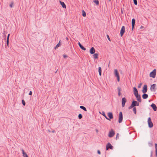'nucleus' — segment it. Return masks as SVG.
Instances as JSON below:
<instances>
[{
  "label": "nucleus",
  "mask_w": 157,
  "mask_h": 157,
  "mask_svg": "<svg viewBox=\"0 0 157 157\" xmlns=\"http://www.w3.org/2000/svg\"><path fill=\"white\" fill-rule=\"evenodd\" d=\"M63 57L64 58H66L67 57V56L66 55H63Z\"/></svg>",
  "instance_id": "c03bdc74"
},
{
  "label": "nucleus",
  "mask_w": 157,
  "mask_h": 157,
  "mask_svg": "<svg viewBox=\"0 0 157 157\" xmlns=\"http://www.w3.org/2000/svg\"><path fill=\"white\" fill-rule=\"evenodd\" d=\"M98 55L97 53H94L93 55V58L94 59H96L98 58Z\"/></svg>",
  "instance_id": "4be33fe9"
},
{
  "label": "nucleus",
  "mask_w": 157,
  "mask_h": 157,
  "mask_svg": "<svg viewBox=\"0 0 157 157\" xmlns=\"http://www.w3.org/2000/svg\"><path fill=\"white\" fill-rule=\"evenodd\" d=\"M114 74L116 77L117 78V81L119 82L120 81V76L117 70V69L114 70Z\"/></svg>",
  "instance_id": "423d86ee"
},
{
  "label": "nucleus",
  "mask_w": 157,
  "mask_h": 157,
  "mask_svg": "<svg viewBox=\"0 0 157 157\" xmlns=\"http://www.w3.org/2000/svg\"><path fill=\"white\" fill-rule=\"evenodd\" d=\"M94 2L97 5L99 4V1L98 0H94Z\"/></svg>",
  "instance_id": "2f4dec72"
},
{
  "label": "nucleus",
  "mask_w": 157,
  "mask_h": 157,
  "mask_svg": "<svg viewBox=\"0 0 157 157\" xmlns=\"http://www.w3.org/2000/svg\"><path fill=\"white\" fill-rule=\"evenodd\" d=\"M123 120V115L122 113L121 112H120L119 114V117L118 120V122L119 123H121L122 121Z\"/></svg>",
  "instance_id": "39448f33"
},
{
  "label": "nucleus",
  "mask_w": 157,
  "mask_h": 157,
  "mask_svg": "<svg viewBox=\"0 0 157 157\" xmlns=\"http://www.w3.org/2000/svg\"><path fill=\"white\" fill-rule=\"evenodd\" d=\"M134 107L135 106H138L139 105V103L136 101H133L132 102Z\"/></svg>",
  "instance_id": "f8f14e48"
},
{
  "label": "nucleus",
  "mask_w": 157,
  "mask_h": 157,
  "mask_svg": "<svg viewBox=\"0 0 157 157\" xmlns=\"http://www.w3.org/2000/svg\"><path fill=\"white\" fill-rule=\"evenodd\" d=\"M152 151H151V157H152Z\"/></svg>",
  "instance_id": "a18cd8bd"
},
{
  "label": "nucleus",
  "mask_w": 157,
  "mask_h": 157,
  "mask_svg": "<svg viewBox=\"0 0 157 157\" xmlns=\"http://www.w3.org/2000/svg\"><path fill=\"white\" fill-rule=\"evenodd\" d=\"M156 71L155 69H154L150 74V76L153 78H154L156 75Z\"/></svg>",
  "instance_id": "f03ea898"
},
{
  "label": "nucleus",
  "mask_w": 157,
  "mask_h": 157,
  "mask_svg": "<svg viewBox=\"0 0 157 157\" xmlns=\"http://www.w3.org/2000/svg\"><path fill=\"white\" fill-rule=\"evenodd\" d=\"M98 72L100 76H101V68L100 67H98Z\"/></svg>",
  "instance_id": "b1692460"
},
{
  "label": "nucleus",
  "mask_w": 157,
  "mask_h": 157,
  "mask_svg": "<svg viewBox=\"0 0 157 157\" xmlns=\"http://www.w3.org/2000/svg\"><path fill=\"white\" fill-rule=\"evenodd\" d=\"M95 51V49L93 47H92L90 50V53L91 54H94Z\"/></svg>",
  "instance_id": "ddd939ff"
},
{
  "label": "nucleus",
  "mask_w": 157,
  "mask_h": 157,
  "mask_svg": "<svg viewBox=\"0 0 157 157\" xmlns=\"http://www.w3.org/2000/svg\"><path fill=\"white\" fill-rule=\"evenodd\" d=\"M136 98L137 100L139 102H141V97L140 95H139V94L137 95H135Z\"/></svg>",
  "instance_id": "9b49d317"
},
{
  "label": "nucleus",
  "mask_w": 157,
  "mask_h": 157,
  "mask_svg": "<svg viewBox=\"0 0 157 157\" xmlns=\"http://www.w3.org/2000/svg\"><path fill=\"white\" fill-rule=\"evenodd\" d=\"M133 111L134 112V113L135 114H136V108L135 107H133Z\"/></svg>",
  "instance_id": "7c9ffc66"
},
{
  "label": "nucleus",
  "mask_w": 157,
  "mask_h": 157,
  "mask_svg": "<svg viewBox=\"0 0 157 157\" xmlns=\"http://www.w3.org/2000/svg\"><path fill=\"white\" fill-rule=\"evenodd\" d=\"M67 40H68V38H67Z\"/></svg>",
  "instance_id": "8fccbe9b"
},
{
  "label": "nucleus",
  "mask_w": 157,
  "mask_h": 157,
  "mask_svg": "<svg viewBox=\"0 0 157 157\" xmlns=\"http://www.w3.org/2000/svg\"><path fill=\"white\" fill-rule=\"evenodd\" d=\"M134 25L133 26L132 25V30H133L134 27Z\"/></svg>",
  "instance_id": "49530a36"
},
{
  "label": "nucleus",
  "mask_w": 157,
  "mask_h": 157,
  "mask_svg": "<svg viewBox=\"0 0 157 157\" xmlns=\"http://www.w3.org/2000/svg\"><path fill=\"white\" fill-rule=\"evenodd\" d=\"M55 132V131H54V130L53 131H52V132H53V133L54 132Z\"/></svg>",
  "instance_id": "de8ad7c7"
},
{
  "label": "nucleus",
  "mask_w": 157,
  "mask_h": 157,
  "mask_svg": "<svg viewBox=\"0 0 157 157\" xmlns=\"http://www.w3.org/2000/svg\"><path fill=\"white\" fill-rule=\"evenodd\" d=\"M117 90H118V95L119 96H120L121 95V88L120 87H118L117 88Z\"/></svg>",
  "instance_id": "cd10ccee"
},
{
  "label": "nucleus",
  "mask_w": 157,
  "mask_h": 157,
  "mask_svg": "<svg viewBox=\"0 0 157 157\" xmlns=\"http://www.w3.org/2000/svg\"><path fill=\"white\" fill-rule=\"evenodd\" d=\"M142 85V83H140L138 85V88H140L141 87Z\"/></svg>",
  "instance_id": "e433bc0d"
},
{
  "label": "nucleus",
  "mask_w": 157,
  "mask_h": 157,
  "mask_svg": "<svg viewBox=\"0 0 157 157\" xmlns=\"http://www.w3.org/2000/svg\"><path fill=\"white\" fill-rule=\"evenodd\" d=\"M133 92L135 95L138 94V90L135 87L133 88Z\"/></svg>",
  "instance_id": "dca6fc26"
},
{
  "label": "nucleus",
  "mask_w": 157,
  "mask_h": 157,
  "mask_svg": "<svg viewBox=\"0 0 157 157\" xmlns=\"http://www.w3.org/2000/svg\"><path fill=\"white\" fill-rule=\"evenodd\" d=\"M147 122L149 128H151L153 127V124L151 121V118L150 117L148 118Z\"/></svg>",
  "instance_id": "f257e3e1"
},
{
  "label": "nucleus",
  "mask_w": 157,
  "mask_h": 157,
  "mask_svg": "<svg viewBox=\"0 0 157 157\" xmlns=\"http://www.w3.org/2000/svg\"><path fill=\"white\" fill-rule=\"evenodd\" d=\"M80 108L81 109H82L83 110L85 111H87V109H86V108L85 107H84V106H80Z\"/></svg>",
  "instance_id": "393cba45"
},
{
  "label": "nucleus",
  "mask_w": 157,
  "mask_h": 157,
  "mask_svg": "<svg viewBox=\"0 0 157 157\" xmlns=\"http://www.w3.org/2000/svg\"><path fill=\"white\" fill-rule=\"evenodd\" d=\"M59 2L60 3L61 5L62 6L63 8L65 9L66 8V6L64 3L63 2L61 1H59Z\"/></svg>",
  "instance_id": "2eb2a0df"
},
{
  "label": "nucleus",
  "mask_w": 157,
  "mask_h": 157,
  "mask_svg": "<svg viewBox=\"0 0 157 157\" xmlns=\"http://www.w3.org/2000/svg\"><path fill=\"white\" fill-rule=\"evenodd\" d=\"M119 134L118 133H117L116 135V140H117V138H119Z\"/></svg>",
  "instance_id": "4c0bfd02"
},
{
  "label": "nucleus",
  "mask_w": 157,
  "mask_h": 157,
  "mask_svg": "<svg viewBox=\"0 0 157 157\" xmlns=\"http://www.w3.org/2000/svg\"><path fill=\"white\" fill-rule=\"evenodd\" d=\"M155 155L157 157V144L155 143Z\"/></svg>",
  "instance_id": "5701e85b"
},
{
  "label": "nucleus",
  "mask_w": 157,
  "mask_h": 157,
  "mask_svg": "<svg viewBox=\"0 0 157 157\" xmlns=\"http://www.w3.org/2000/svg\"><path fill=\"white\" fill-rule=\"evenodd\" d=\"M151 106L153 108L154 111H156L157 110V107L155 104L152 103L151 105Z\"/></svg>",
  "instance_id": "4468645a"
},
{
  "label": "nucleus",
  "mask_w": 157,
  "mask_h": 157,
  "mask_svg": "<svg viewBox=\"0 0 157 157\" xmlns=\"http://www.w3.org/2000/svg\"><path fill=\"white\" fill-rule=\"evenodd\" d=\"M79 119H81L82 118V115L81 114H79L78 116Z\"/></svg>",
  "instance_id": "72a5a7b5"
},
{
  "label": "nucleus",
  "mask_w": 157,
  "mask_h": 157,
  "mask_svg": "<svg viewBox=\"0 0 157 157\" xmlns=\"http://www.w3.org/2000/svg\"><path fill=\"white\" fill-rule=\"evenodd\" d=\"M134 4L135 5H137V2L136 0H133Z\"/></svg>",
  "instance_id": "f704fd0d"
},
{
  "label": "nucleus",
  "mask_w": 157,
  "mask_h": 157,
  "mask_svg": "<svg viewBox=\"0 0 157 157\" xmlns=\"http://www.w3.org/2000/svg\"><path fill=\"white\" fill-rule=\"evenodd\" d=\"M156 84H154L152 85L150 87V90L151 91L155 92L156 90Z\"/></svg>",
  "instance_id": "7ed1b4c3"
},
{
  "label": "nucleus",
  "mask_w": 157,
  "mask_h": 157,
  "mask_svg": "<svg viewBox=\"0 0 157 157\" xmlns=\"http://www.w3.org/2000/svg\"><path fill=\"white\" fill-rule=\"evenodd\" d=\"M107 38L108 39V40L109 41H111V40H110V39L109 38V36L108 35H107Z\"/></svg>",
  "instance_id": "58836bf2"
},
{
  "label": "nucleus",
  "mask_w": 157,
  "mask_h": 157,
  "mask_svg": "<svg viewBox=\"0 0 157 157\" xmlns=\"http://www.w3.org/2000/svg\"><path fill=\"white\" fill-rule=\"evenodd\" d=\"M115 135V132L113 131V130L112 129H111V131H109L108 136L110 138L113 137Z\"/></svg>",
  "instance_id": "20e7f679"
},
{
  "label": "nucleus",
  "mask_w": 157,
  "mask_h": 157,
  "mask_svg": "<svg viewBox=\"0 0 157 157\" xmlns=\"http://www.w3.org/2000/svg\"><path fill=\"white\" fill-rule=\"evenodd\" d=\"M32 92L31 91H30L29 93V95H32Z\"/></svg>",
  "instance_id": "a19ab883"
},
{
  "label": "nucleus",
  "mask_w": 157,
  "mask_h": 157,
  "mask_svg": "<svg viewBox=\"0 0 157 157\" xmlns=\"http://www.w3.org/2000/svg\"><path fill=\"white\" fill-rule=\"evenodd\" d=\"M111 1V0H109V1Z\"/></svg>",
  "instance_id": "3c124183"
},
{
  "label": "nucleus",
  "mask_w": 157,
  "mask_h": 157,
  "mask_svg": "<svg viewBox=\"0 0 157 157\" xmlns=\"http://www.w3.org/2000/svg\"><path fill=\"white\" fill-rule=\"evenodd\" d=\"M125 32V27L124 26H122L121 29L120 31L121 36H122Z\"/></svg>",
  "instance_id": "6e6552de"
},
{
  "label": "nucleus",
  "mask_w": 157,
  "mask_h": 157,
  "mask_svg": "<svg viewBox=\"0 0 157 157\" xmlns=\"http://www.w3.org/2000/svg\"><path fill=\"white\" fill-rule=\"evenodd\" d=\"M147 85H145L143 89L142 92L143 93H145L147 91Z\"/></svg>",
  "instance_id": "1a4fd4ad"
},
{
  "label": "nucleus",
  "mask_w": 157,
  "mask_h": 157,
  "mask_svg": "<svg viewBox=\"0 0 157 157\" xmlns=\"http://www.w3.org/2000/svg\"><path fill=\"white\" fill-rule=\"evenodd\" d=\"M10 35V34H8V36H7V37L6 43L7 44V45H8V44H9V38Z\"/></svg>",
  "instance_id": "bb28decb"
},
{
  "label": "nucleus",
  "mask_w": 157,
  "mask_h": 157,
  "mask_svg": "<svg viewBox=\"0 0 157 157\" xmlns=\"http://www.w3.org/2000/svg\"><path fill=\"white\" fill-rule=\"evenodd\" d=\"M78 45L81 49L84 50H86V48H85L83 46H82L79 42H78Z\"/></svg>",
  "instance_id": "f3484780"
},
{
  "label": "nucleus",
  "mask_w": 157,
  "mask_h": 157,
  "mask_svg": "<svg viewBox=\"0 0 157 157\" xmlns=\"http://www.w3.org/2000/svg\"><path fill=\"white\" fill-rule=\"evenodd\" d=\"M126 102V99L125 98H123L122 99V106L123 107L125 105V103Z\"/></svg>",
  "instance_id": "9d476101"
},
{
  "label": "nucleus",
  "mask_w": 157,
  "mask_h": 157,
  "mask_svg": "<svg viewBox=\"0 0 157 157\" xmlns=\"http://www.w3.org/2000/svg\"><path fill=\"white\" fill-rule=\"evenodd\" d=\"M96 131H97V132H98V130H96Z\"/></svg>",
  "instance_id": "09e8293b"
},
{
  "label": "nucleus",
  "mask_w": 157,
  "mask_h": 157,
  "mask_svg": "<svg viewBox=\"0 0 157 157\" xmlns=\"http://www.w3.org/2000/svg\"><path fill=\"white\" fill-rule=\"evenodd\" d=\"M97 152L98 154L100 155L101 154V152L99 150H98Z\"/></svg>",
  "instance_id": "37998d69"
},
{
  "label": "nucleus",
  "mask_w": 157,
  "mask_h": 157,
  "mask_svg": "<svg viewBox=\"0 0 157 157\" xmlns=\"http://www.w3.org/2000/svg\"><path fill=\"white\" fill-rule=\"evenodd\" d=\"M22 103L23 105H25V101L23 100H22Z\"/></svg>",
  "instance_id": "c9c22d12"
},
{
  "label": "nucleus",
  "mask_w": 157,
  "mask_h": 157,
  "mask_svg": "<svg viewBox=\"0 0 157 157\" xmlns=\"http://www.w3.org/2000/svg\"><path fill=\"white\" fill-rule=\"evenodd\" d=\"M142 98L144 99H147L148 97V95L147 94L144 93V94L142 95Z\"/></svg>",
  "instance_id": "412c9836"
},
{
  "label": "nucleus",
  "mask_w": 157,
  "mask_h": 157,
  "mask_svg": "<svg viewBox=\"0 0 157 157\" xmlns=\"http://www.w3.org/2000/svg\"><path fill=\"white\" fill-rule=\"evenodd\" d=\"M82 15L84 17H85L86 16V14L85 11L84 10L82 11Z\"/></svg>",
  "instance_id": "c85d7f7f"
},
{
  "label": "nucleus",
  "mask_w": 157,
  "mask_h": 157,
  "mask_svg": "<svg viewBox=\"0 0 157 157\" xmlns=\"http://www.w3.org/2000/svg\"><path fill=\"white\" fill-rule=\"evenodd\" d=\"M134 107V105H133V104H132V103L130 105V106L128 107V109H131V108H133Z\"/></svg>",
  "instance_id": "473e14b6"
},
{
  "label": "nucleus",
  "mask_w": 157,
  "mask_h": 157,
  "mask_svg": "<svg viewBox=\"0 0 157 157\" xmlns=\"http://www.w3.org/2000/svg\"><path fill=\"white\" fill-rule=\"evenodd\" d=\"M21 151H22V153L23 155V156H24V157H28L27 154H26V153H25L24 152V151L23 149H21Z\"/></svg>",
  "instance_id": "aec40b11"
},
{
  "label": "nucleus",
  "mask_w": 157,
  "mask_h": 157,
  "mask_svg": "<svg viewBox=\"0 0 157 157\" xmlns=\"http://www.w3.org/2000/svg\"><path fill=\"white\" fill-rule=\"evenodd\" d=\"M149 146H151L152 145V142L149 143Z\"/></svg>",
  "instance_id": "ea45409f"
},
{
  "label": "nucleus",
  "mask_w": 157,
  "mask_h": 157,
  "mask_svg": "<svg viewBox=\"0 0 157 157\" xmlns=\"http://www.w3.org/2000/svg\"><path fill=\"white\" fill-rule=\"evenodd\" d=\"M135 21H136V20L135 19L133 18L132 19V25H133V26L135 25Z\"/></svg>",
  "instance_id": "a878e982"
},
{
  "label": "nucleus",
  "mask_w": 157,
  "mask_h": 157,
  "mask_svg": "<svg viewBox=\"0 0 157 157\" xmlns=\"http://www.w3.org/2000/svg\"><path fill=\"white\" fill-rule=\"evenodd\" d=\"M60 41H59V43L56 45L55 47L54 48L55 49H56L58 47H59L60 46V44H59Z\"/></svg>",
  "instance_id": "c756f323"
},
{
  "label": "nucleus",
  "mask_w": 157,
  "mask_h": 157,
  "mask_svg": "<svg viewBox=\"0 0 157 157\" xmlns=\"http://www.w3.org/2000/svg\"><path fill=\"white\" fill-rule=\"evenodd\" d=\"M10 7L12 8L13 6V4L12 3H11L10 5Z\"/></svg>",
  "instance_id": "79ce46f5"
},
{
  "label": "nucleus",
  "mask_w": 157,
  "mask_h": 157,
  "mask_svg": "<svg viewBox=\"0 0 157 157\" xmlns=\"http://www.w3.org/2000/svg\"><path fill=\"white\" fill-rule=\"evenodd\" d=\"M109 148L113 149V147L109 143H108L106 145V150H108Z\"/></svg>",
  "instance_id": "0eeeda50"
},
{
  "label": "nucleus",
  "mask_w": 157,
  "mask_h": 157,
  "mask_svg": "<svg viewBox=\"0 0 157 157\" xmlns=\"http://www.w3.org/2000/svg\"><path fill=\"white\" fill-rule=\"evenodd\" d=\"M99 113L101 114L105 118L109 120H110V119L108 118L106 116V115L105 114V113L104 111H102V113H101L100 112H99Z\"/></svg>",
  "instance_id": "a211bd4d"
},
{
  "label": "nucleus",
  "mask_w": 157,
  "mask_h": 157,
  "mask_svg": "<svg viewBox=\"0 0 157 157\" xmlns=\"http://www.w3.org/2000/svg\"><path fill=\"white\" fill-rule=\"evenodd\" d=\"M108 116L110 119L113 118V113L111 112H109L108 113Z\"/></svg>",
  "instance_id": "6ab92c4d"
}]
</instances>
